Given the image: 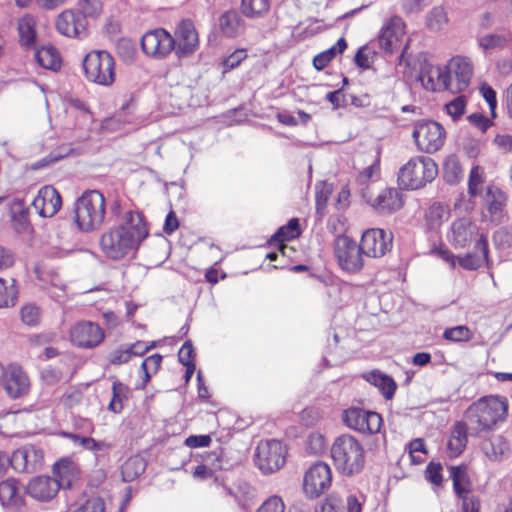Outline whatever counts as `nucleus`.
Masks as SVG:
<instances>
[{
	"label": "nucleus",
	"mask_w": 512,
	"mask_h": 512,
	"mask_svg": "<svg viewBox=\"0 0 512 512\" xmlns=\"http://www.w3.org/2000/svg\"><path fill=\"white\" fill-rule=\"evenodd\" d=\"M148 235L149 230L142 213L128 210L117 225L102 234L100 248L108 259L118 261L134 254Z\"/></svg>",
	"instance_id": "f257e3e1"
},
{
	"label": "nucleus",
	"mask_w": 512,
	"mask_h": 512,
	"mask_svg": "<svg viewBox=\"0 0 512 512\" xmlns=\"http://www.w3.org/2000/svg\"><path fill=\"white\" fill-rule=\"evenodd\" d=\"M508 413V401L498 395L484 396L473 402L465 411L470 426V436L485 437L504 422Z\"/></svg>",
	"instance_id": "f03ea898"
},
{
	"label": "nucleus",
	"mask_w": 512,
	"mask_h": 512,
	"mask_svg": "<svg viewBox=\"0 0 512 512\" xmlns=\"http://www.w3.org/2000/svg\"><path fill=\"white\" fill-rule=\"evenodd\" d=\"M331 457L337 471L345 477L360 475L366 463L363 445L350 434H341L331 446Z\"/></svg>",
	"instance_id": "7ed1b4c3"
},
{
	"label": "nucleus",
	"mask_w": 512,
	"mask_h": 512,
	"mask_svg": "<svg viewBox=\"0 0 512 512\" xmlns=\"http://www.w3.org/2000/svg\"><path fill=\"white\" fill-rule=\"evenodd\" d=\"M74 221L82 232H93L101 228L106 216V200L99 190H86L74 204Z\"/></svg>",
	"instance_id": "20e7f679"
},
{
	"label": "nucleus",
	"mask_w": 512,
	"mask_h": 512,
	"mask_svg": "<svg viewBox=\"0 0 512 512\" xmlns=\"http://www.w3.org/2000/svg\"><path fill=\"white\" fill-rule=\"evenodd\" d=\"M437 175L436 162L428 156H419L400 168L397 181L400 189L416 190L432 182Z\"/></svg>",
	"instance_id": "39448f33"
},
{
	"label": "nucleus",
	"mask_w": 512,
	"mask_h": 512,
	"mask_svg": "<svg viewBox=\"0 0 512 512\" xmlns=\"http://www.w3.org/2000/svg\"><path fill=\"white\" fill-rule=\"evenodd\" d=\"M83 69L88 81L101 85L111 86L115 81V60L105 50H93L83 59Z\"/></svg>",
	"instance_id": "423d86ee"
},
{
	"label": "nucleus",
	"mask_w": 512,
	"mask_h": 512,
	"mask_svg": "<svg viewBox=\"0 0 512 512\" xmlns=\"http://www.w3.org/2000/svg\"><path fill=\"white\" fill-rule=\"evenodd\" d=\"M287 449L283 443L276 439L261 441L254 454V463L265 475L280 470L285 462Z\"/></svg>",
	"instance_id": "0eeeda50"
},
{
	"label": "nucleus",
	"mask_w": 512,
	"mask_h": 512,
	"mask_svg": "<svg viewBox=\"0 0 512 512\" xmlns=\"http://www.w3.org/2000/svg\"><path fill=\"white\" fill-rule=\"evenodd\" d=\"M334 254L342 270L357 273L364 266L361 244H357L347 235H338L334 242Z\"/></svg>",
	"instance_id": "6e6552de"
},
{
	"label": "nucleus",
	"mask_w": 512,
	"mask_h": 512,
	"mask_svg": "<svg viewBox=\"0 0 512 512\" xmlns=\"http://www.w3.org/2000/svg\"><path fill=\"white\" fill-rule=\"evenodd\" d=\"M445 135L443 126L433 120L418 121L412 133L418 149L426 153L438 151L444 144Z\"/></svg>",
	"instance_id": "1a4fd4ad"
},
{
	"label": "nucleus",
	"mask_w": 512,
	"mask_h": 512,
	"mask_svg": "<svg viewBox=\"0 0 512 512\" xmlns=\"http://www.w3.org/2000/svg\"><path fill=\"white\" fill-rule=\"evenodd\" d=\"M332 484V470L322 461L312 464L303 477V491L307 498L316 499L324 494Z\"/></svg>",
	"instance_id": "9d476101"
},
{
	"label": "nucleus",
	"mask_w": 512,
	"mask_h": 512,
	"mask_svg": "<svg viewBox=\"0 0 512 512\" xmlns=\"http://www.w3.org/2000/svg\"><path fill=\"white\" fill-rule=\"evenodd\" d=\"M343 423L362 434H376L380 431L382 417L379 413L359 407H350L342 413Z\"/></svg>",
	"instance_id": "9b49d317"
},
{
	"label": "nucleus",
	"mask_w": 512,
	"mask_h": 512,
	"mask_svg": "<svg viewBox=\"0 0 512 512\" xmlns=\"http://www.w3.org/2000/svg\"><path fill=\"white\" fill-rule=\"evenodd\" d=\"M175 44L174 37L163 28L148 31L141 38L143 52L156 59H164L175 52Z\"/></svg>",
	"instance_id": "f8f14e48"
},
{
	"label": "nucleus",
	"mask_w": 512,
	"mask_h": 512,
	"mask_svg": "<svg viewBox=\"0 0 512 512\" xmlns=\"http://www.w3.org/2000/svg\"><path fill=\"white\" fill-rule=\"evenodd\" d=\"M393 233L382 228H370L363 232L360 244L368 257L380 258L391 251Z\"/></svg>",
	"instance_id": "ddd939ff"
},
{
	"label": "nucleus",
	"mask_w": 512,
	"mask_h": 512,
	"mask_svg": "<svg viewBox=\"0 0 512 512\" xmlns=\"http://www.w3.org/2000/svg\"><path fill=\"white\" fill-rule=\"evenodd\" d=\"M44 463V452L35 445H24L16 449L10 457V465L19 473H34Z\"/></svg>",
	"instance_id": "4468645a"
},
{
	"label": "nucleus",
	"mask_w": 512,
	"mask_h": 512,
	"mask_svg": "<svg viewBox=\"0 0 512 512\" xmlns=\"http://www.w3.org/2000/svg\"><path fill=\"white\" fill-rule=\"evenodd\" d=\"M70 338L75 346L92 349L103 342L105 332L100 325L95 322L80 321L70 329Z\"/></svg>",
	"instance_id": "2eb2a0df"
},
{
	"label": "nucleus",
	"mask_w": 512,
	"mask_h": 512,
	"mask_svg": "<svg viewBox=\"0 0 512 512\" xmlns=\"http://www.w3.org/2000/svg\"><path fill=\"white\" fill-rule=\"evenodd\" d=\"M175 54L178 58L191 56L198 48V33L190 19L182 20L176 27Z\"/></svg>",
	"instance_id": "dca6fc26"
},
{
	"label": "nucleus",
	"mask_w": 512,
	"mask_h": 512,
	"mask_svg": "<svg viewBox=\"0 0 512 512\" xmlns=\"http://www.w3.org/2000/svg\"><path fill=\"white\" fill-rule=\"evenodd\" d=\"M25 495L40 503L52 501L59 492V484L55 479L48 475H39L32 477L25 486H23Z\"/></svg>",
	"instance_id": "f3484780"
},
{
	"label": "nucleus",
	"mask_w": 512,
	"mask_h": 512,
	"mask_svg": "<svg viewBox=\"0 0 512 512\" xmlns=\"http://www.w3.org/2000/svg\"><path fill=\"white\" fill-rule=\"evenodd\" d=\"M87 24L83 14L65 10L57 17L56 29L64 36L82 39L87 36Z\"/></svg>",
	"instance_id": "a211bd4d"
},
{
	"label": "nucleus",
	"mask_w": 512,
	"mask_h": 512,
	"mask_svg": "<svg viewBox=\"0 0 512 512\" xmlns=\"http://www.w3.org/2000/svg\"><path fill=\"white\" fill-rule=\"evenodd\" d=\"M1 381L7 395L12 399L21 398L29 391V378L18 365L6 368Z\"/></svg>",
	"instance_id": "6ab92c4d"
},
{
	"label": "nucleus",
	"mask_w": 512,
	"mask_h": 512,
	"mask_svg": "<svg viewBox=\"0 0 512 512\" xmlns=\"http://www.w3.org/2000/svg\"><path fill=\"white\" fill-rule=\"evenodd\" d=\"M362 197L380 214H391L403 206L401 194L395 188L382 190L374 199L365 189H362Z\"/></svg>",
	"instance_id": "aec40b11"
},
{
	"label": "nucleus",
	"mask_w": 512,
	"mask_h": 512,
	"mask_svg": "<svg viewBox=\"0 0 512 512\" xmlns=\"http://www.w3.org/2000/svg\"><path fill=\"white\" fill-rule=\"evenodd\" d=\"M32 206L41 217H52L62 206L61 195L53 186L46 185L34 197Z\"/></svg>",
	"instance_id": "412c9836"
},
{
	"label": "nucleus",
	"mask_w": 512,
	"mask_h": 512,
	"mask_svg": "<svg viewBox=\"0 0 512 512\" xmlns=\"http://www.w3.org/2000/svg\"><path fill=\"white\" fill-rule=\"evenodd\" d=\"M474 252H468L463 256H458V264L465 270L474 271L482 267L483 264L490 268L492 261L489 258L488 239L481 234L474 246Z\"/></svg>",
	"instance_id": "4be33fe9"
},
{
	"label": "nucleus",
	"mask_w": 512,
	"mask_h": 512,
	"mask_svg": "<svg viewBox=\"0 0 512 512\" xmlns=\"http://www.w3.org/2000/svg\"><path fill=\"white\" fill-rule=\"evenodd\" d=\"M405 23L400 16H393L382 27L378 43L386 54H393L400 37L404 35Z\"/></svg>",
	"instance_id": "5701e85b"
},
{
	"label": "nucleus",
	"mask_w": 512,
	"mask_h": 512,
	"mask_svg": "<svg viewBox=\"0 0 512 512\" xmlns=\"http://www.w3.org/2000/svg\"><path fill=\"white\" fill-rule=\"evenodd\" d=\"M478 234V227L468 218L455 220L451 225V243L456 248L468 246Z\"/></svg>",
	"instance_id": "b1692460"
},
{
	"label": "nucleus",
	"mask_w": 512,
	"mask_h": 512,
	"mask_svg": "<svg viewBox=\"0 0 512 512\" xmlns=\"http://www.w3.org/2000/svg\"><path fill=\"white\" fill-rule=\"evenodd\" d=\"M20 485L21 483L15 478L0 482V503L4 507L21 509L25 506V493H21Z\"/></svg>",
	"instance_id": "393cba45"
},
{
	"label": "nucleus",
	"mask_w": 512,
	"mask_h": 512,
	"mask_svg": "<svg viewBox=\"0 0 512 512\" xmlns=\"http://www.w3.org/2000/svg\"><path fill=\"white\" fill-rule=\"evenodd\" d=\"M486 204L490 221L496 225L501 224L506 216L505 205L507 197L498 187L489 186L486 190Z\"/></svg>",
	"instance_id": "a878e982"
},
{
	"label": "nucleus",
	"mask_w": 512,
	"mask_h": 512,
	"mask_svg": "<svg viewBox=\"0 0 512 512\" xmlns=\"http://www.w3.org/2000/svg\"><path fill=\"white\" fill-rule=\"evenodd\" d=\"M449 70L455 77V91L462 92L470 85L473 66L468 58L454 57L448 64Z\"/></svg>",
	"instance_id": "bb28decb"
},
{
	"label": "nucleus",
	"mask_w": 512,
	"mask_h": 512,
	"mask_svg": "<svg viewBox=\"0 0 512 512\" xmlns=\"http://www.w3.org/2000/svg\"><path fill=\"white\" fill-rule=\"evenodd\" d=\"M53 476L59 484L60 489H71L74 481L77 479L75 464L68 458L60 459L55 462L52 468Z\"/></svg>",
	"instance_id": "cd10ccee"
},
{
	"label": "nucleus",
	"mask_w": 512,
	"mask_h": 512,
	"mask_svg": "<svg viewBox=\"0 0 512 512\" xmlns=\"http://www.w3.org/2000/svg\"><path fill=\"white\" fill-rule=\"evenodd\" d=\"M219 28L227 38H235L245 31V21L235 9L228 10L219 17Z\"/></svg>",
	"instance_id": "c85d7f7f"
},
{
	"label": "nucleus",
	"mask_w": 512,
	"mask_h": 512,
	"mask_svg": "<svg viewBox=\"0 0 512 512\" xmlns=\"http://www.w3.org/2000/svg\"><path fill=\"white\" fill-rule=\"evenodd\" d=\"M468 435H470V426L466 421H458L454 424L447 444L451 457H458L464 451L468 442Z\"/></svg>",
	"instance_id": "c756f323"
},
{
	"label": "nucleus",
	"mask_w": 512,
	"mask_h": 512,
	"mask_svg": "<svg viewBox=\"0 0 512 512\" xmlns=\"http://www.w3.org/2000/svg\"><path fill=\"white\" fill-rule=\"evenodd\" d=\"M363 377L367 382L378 387L385 399L389 400L393 398L397 389V384L391 376L384 374L379 370H373L365 374Z\"/></svg>",
	"instance_id": "7c9ffc66"
},
{
	"label": "nucleus",
	"mask_w": 512,
	"mask_h": 512,
	"mask_svg": "<svg viewBox=\"0 0 512 512\" xmlns=\"http://www.w3.org/2000/svg\"><path fill=\"white\" fill-rule=\"evenodd\" d=\"M448 470L453 481V490L457 497L462 500L465 497H469L468 493L471 482L467 473V466L465 464L449 466Z\"/></svg>",
	"instance_id": "2f4dec72"
},
{
	"label": "nucleus",
	"mask_w": 512,
	"mask_h": 512,
	"mask_svg": "<svg viewBox=\"0 0 512 512\" xmlns=\"http://www.w3.org/2000/svg\"><path fill=\"white\" fill-rule=\"evenodd\" d=\"M301 235V228L298 218H291L286 225L277 229V231L268 240L269 244L278 243L279 249L283 250L285 241L298 238Z\"/></svg>",
	"instance_id": "473e14b6"
},
{
	"label": "nucleus",
	"mask_w": 512,
	"mask_h": 512,
	"mask_svg": "<svg viewBox=\"0 0 512 512\" xmlns=\"http://www.w3.org/2000/svg\"><path fill=\"white\" fill-rule=\"evenodd\" d=\"M347 49V41L341 37L329 49L318 53L313 58V67L317 71H322L328 64L339 54H342Z\"/></svg>",
	"instance_id": "72a5a7b5"
},
{
	"label": "nucleus",
	"mask_w": 512,
	"mask_h": 512,
	"mask_svg": "<svg viewBox=\"0 0 512 512\" xmlns=\"http://www.w3.org/2000/svg\"><path fill=\"white\" fill-rule=\"evenodd\" d=\"M146 461L140 456L128 458L121 466L123 482L129 483L137 479L146 470Z\"/></svg>",
	"instance_id": "f704fd0d"
},
{
	"label": "nucleus",
	"mask_w": 512,
	"mask_h": 512,
	"mask_svg": "<svg viewBox=\"0 0 512 512\" xmlns=\"http://www.w3.org/2000/svg\"><path fill=\"white\" fill-rule=\"evenodd\" d=\"M35 59L45 69L56 71L61 67V58L57 49L53 46L37 49L35 51Z\"/></svg>",
	"instance_id": "c9c22d12"
},
{
	"label": "nucleus",
	"mask_w": 512,
	"mask_h": 512,
	"mask_svg": "<svg viewBox=\"0 0 512 512\" xmlns=\"http://www.w3.org/2000/svg\"><path fill=\"white\" fill-rule=\"evenodd\" d=\"M442 177L449 185H455L463 178V169L456 155L451 154L445 159L443 163Z\"/></svg>",
	"instance_id": "e433bc0d"
},
{
	"label": "nucleus",
	"mask_w": 512,
	"mask_h": 512,
	"mask_svg": "<svg viewBox=\"0 0 512 512\" xmlns=\"http://www.w3.org/2000/svg\"><path fill=\"white\" fill-rule=\"evenodd\" d=\"M18 288L14 278L0 277V308L12 307L18 299Z\"/></svg>",
	"instance_id": "4c0bfd02"
},
{
	"label": "nucleus",
	"mask_w": 512,
	"mask_h": 512,
	"mask_svg": "<svg viewBox=\"0 0 512 512\" xmlns=\"http://www.w3.org/2000/svg\"><path fill=\"white\" fill-rule=\"evenodd\" d=\"M20 44L26 50L33 48L36 44L37 33L35 24L31 18L24 17L18 22Z\"/></svg>",
	"instance_id": "58836bf2"
},
{
	"label": "nucleus",
	"mask_w": 512,
	"mask_h": 512,
	"mask_svg": "<svg viewBox=\"0 0 512 512\" xmlns=\"http://www.w3.org/2000/svg\"><path fill=\"white\" fill-rule=\"evenodd\" d=\"M129 387L119 380H114L112 384V398L108 404V410L118 414L121 413L124 405L123 401L128 398Z\"/></svg>",
	"instance_id": "ea45409f"
},
{
	"label": "nucleus",
	"mask_w": 512,
	"mask_h": 512,
	"mask_svg": "<svg viewBox=\"0 0 512 512\" xmlns=\"http://www.w3.org/2000/svg\"><path fill=\"white\" fill-rule=\"evenodd\" d=\"M333 193L332 184L327 182H319L315 185V206L316 215L321 220L326 214L327 202L331 194Z\"/></svg>",
	"instance_id": "a19ab883"
},
{
	"label": "nucleus",
	"mask_w": 512,
	"mask_h": 512,
	"mask_svg": "<svg viewBox=\"0 0 512 512\" xmlns=\"http://www.w3.org/2000/svg\"><path fill=\"white\" fill-rule=\"evenodd\" d=\"M270 9V0H241V12L247 18H259Z\"/></svg>",
	"instance_id": "79ce46f5"
},
{
	"label": "nucleus",
	"mask_w": 512,
	"mask_h": 512,
	"mask_svg": "<svg viewBox=\"0 0 512 512\" xmlns=\"http://www.w3.org/2000/svg\"><path fill=\"white\" fill-rule=\"evenodd\" d=\"M203 464L207 465L213 472L217 470H229L232 467V463L225 457L223 448H218L217 450L206 453L203 457Z\"/></svg>",
	"instance_id": "37998d69"
},
{
	"label": "nucleus",
	"mask_w": 512,
	"mask_h": 512,
	"mask_svg": "<svg viewBox=\"0 0 512 512\" xmlns=\"http://www.w3.org/2000/svg\"><path fill=\"white\" fill-rule=\"evenodd\" d=\"M481 449L489 459L496 460L503 454L505 443L503 442L502 437L493 435L492 437L482 441Z\"/></svg>",
	"instance_id": "c03bdc74"
},
{
	"label": "nucleus",
	"mask_w": 512,
	"mask_h": 512,
	"mask_svg": "<svg viewBox=\"0 0 512 512\" xmlns=\"http://www.w3.org/2000/svg\"><path fill=\"white\" fill-rule=\"evenodd\" d=\"M472 337L471 331L465 325L446 328L443 338L452 342H466Z\"/></svg>",
	"instance_id": "a18cd8bd"
},
{
	"label": "nucleus",
	"mask_w": 512,
	"mask_h": 512,
	"mask_svg": "<svg viewBox=\"0 0 512 512\" xmlns=\"http://www.w3.org/2000/svg\"><path fill=\"white\" fill-rule=\"evenodd\" d=\"M427 26L433 31L440 30L447 22V15L443 7H434L427 15Z\"/></svg>",
	"instance_id": "49530a36"
},
{
	"label": "nucleus",
	"mask_w": 512,
	"mask_h": 512,
	"mask_svg": "<svg viewBox=\"0 0 512 512\" xmlns=\"http://www.w3.org/2000/svg\"><path fill=\"white\" fill-rule=\"evenodd\" d=\"M466 98L463 95L455 97L453 100L445 105V109L448 115L451 116L453 121H457L462 117L466 110Z\"/></svg>",
	"instance_id": "de8ad7c7"
},
{
	"label": "nucleus",
	"mask_w": 512,
	"mask_h": 512,
	"mask_svg": "<svg viewBox=\"0 0 512 512\" xmlns=\"http://www.w3.org/2000/svg\"><path fill=\"white\" fill-rule=\"evenodd\" d=\"M507 38L500 34H488L478 40L479 46L484 50L502 48L506 45Z\"/></svg>",
	"instance_id": "09e8293b"
},
{
	"label": "nucleus",
	"mask_w": 512,
	"mask_h": 512,
	"mask_svg": "<svg viewBox=\"0 0 512 512\" xmlns=\"http://www.w3.org/2000/svg\"><path fill=\"white\" fill-rule=\"evenodd\" d=\"M41 310L35 304H27L21 309V319L29 326H36L40 322Z\"/></svg>",
	"instance_id": "8fccbe9b"
},
{
	"label": "nucleus",
	"mask_w": 512,
	"mask_h": 512,
	"mask_svg": "<svg viewBox=\"0 0 512 512\" xmlns=\"http://www.w3.org/2000/svg\"><path fill=\"white\" fill-rule=\"evenodd\" d=\"M344 501L336 494L329 495L315 512H343Z\"/></svg>",
	"instance_id": "3c124183"
},
{
	"label": "nucleus",
	"mask_w": 512,
	"mask_h": 512,
	"mask_svg": "<svg viewBox=\"0 0 512 512\" xmlns=\"http://www.w3.org/2000/svg\"><path fill=\"white\" fill-rule=\"evenodd\" d=\"M79 6L81 11L78 12L83 14L86 20L88 17H98L102 11V3L100 0H80Z\"/></svg>",
	"instance_id": "603ef678"
},
{
	"label": "nucleus",
	"mask_w": 512,
	"mask_h": 512,
	"mask_svg": "<svg viewBox=\"0 0 512 512\" xmlns=\"http://www.w3.org/2000/svg\"><path fill=\"white\" fill-rule=\"evenodd\" d=\"M442 465L438 462H429L425 469V479L435 486H440L443 482Z\"/></svg>",
	"instance_id": "864d4df0"
},
{
	"label": "nucleus",
	"mask_w": 512,
	"mask_h": 512,
	"mask_svg": "<svg viewBox=\"0 0 512 512\" xmlns=\"http://www.w3.org/2000/svg\"><path fill=\"white\" fill-rule=\"evenodd\" d=\"M480 93L489 106L491 117L496 118V116H497V114H496V109H497V93H496V91L493 89L492 86L484 83L480 87Z\"/></svg>",
	"instance_id": "5fc2aeb1"
},
{
	"label": "nucleus",
	"mask_w": 512,
	"mask_h": 512,
	"mask_svg": "<svg viewBox=\"0 0 512 512\" xmlns=\"http://www.w3.org/2000/svg\"><path fill=\"white\" fill-rule=\"evenodd\" d=\"M132 358L131 352L128 345H121L117 349L113 350L109 356V363L112 365H121L129 362Z\"/></svg>",
	"instance_id": "6e6d98bb"
},
{
	"label": "nucleus",
	"mask_w": 512,
	"mask_h": 512,
	"mask_svg": "<svg viewBox=\"0 0 512 512\" xmlns=\"http://www.w3.org/2000/svg\"><path fill=\"white\" fill-rule=\"evenodd\" d=\"M196 356L193 343L191 340H186L178 352V361L183 366L195 364L194 358Z\"/></svg>",
	"instance_id": "4d7b16f0"
},
{
	"label": "nucleus",
	"mask_w": 512,
	"mask_h": 512,
	"mask_svg": "<svg viewBox=\"0 0 512 512\" xmlns=\"http://www.w3.org/2000/svg\"><path fill=\"white\" fill-rule=\"evenodd\" d=\"M256 512H285V504L281 497L274 495L266 499Z\"/></svg>",
	"instance_id": "13d9d810"
},
{
	"label": "nucleus",
	"mask_w": 512,
	"mask_h": 512,
	"mask_svg": "<svg viewBox=\"0 0 512 512\" xmlns=\"http://www.w3.org/2000/svg\"><path fill=\"white\" fill-rule=\"evenodd\" d=\"M247 57L246 50L238 49L231 53L228 57L223 60L224 72H228L235 69L240 63Z\"/></svg>",
	"instance_id": "bf43d9fd"
},
{
	"label": "nucleus",
	"mask_w": 512,
	"mask_h": 512,
	"mask_svg": "<svg viewBox=\"0 0 512 512\" xmlns=\"http://www.w3.org/2000/svg\"><path fill=\"white\" fill-rule=\"evenodd\" d=\"M417 80L421 82L422 86L431 91L436 90L433 75L431 73V67L429 65L421 66L420 72L417 76Z\"/></svg>",
	"instance_id": "052dcab7"
},
{
	"label": "nucleus",
	"mask_w": 512,
	"mask_h": 512,
	"mask_svg": "<svg viewBox=\"0 0 512 512\" xmlns=\"http://www.w3.org/2000/svg\"><path fill=\"white\" fill-rule=\"evenodd\" d=\"M211 441L209 434L190 435L185 439L184 444L189 448H201L208 447Z\"/></svg>",
	"instance_id": "680f3d73"
},
{
	"label": "nucleus",
	"mask_w": 512,
	"mask_h": 512,
	"mask_svg": "<svg viewBox=\"0 0 512 512\" xmlns=\"http://www.w3.org/2000/svg\"><path fill=\"white\" fill-rule=\"evenodd\" d=\"M435 73L438 79V82H441L444 89L450 90L453 93H457L455 91V87H453L452 83V72L449 70L448 66L445 69L441 67L435 68Z\"/></svg>",
	"instance_id": "e2e57ef3"
},
{
	"label": "nucleus",
	"mask_w": 512,
	"mask_h": 512,
	"mask_svg": "<svg viewBox=\"0 0 512 512\" xmlns=\"http://www.w3.org/2000/svg\"><path fill=\"white\" fill-rule=\"evenodd\" d=\"M370 54L371 51L367 46L360 47L354 57V62L357 67L362 69L370 68ZM372 54H375V51H372Z\"/></svg>",
	"instance_id": "0e129e2a"
},
{
	"label": "nucleus",
	"mask_w": 512,
	"mask_h": 512,
	"mask_svg": "<svg viewBox=\"0 0 512 512\" xmlns=\"http://www.w3.org/2000/svg\"><path fill=\"white\" fill-rule=\"evenodd\" d=\"M468 121L482 132H486L487 129L493 125L492 121L481 113L470 114L468 116Z\"/></svg>",
	"instance_id": "69168bd1"
},
{
	"label": "nucleus",
	"mask_w": 512,
	"mask_h": 512,
	"mask_svg": "<svg viewBox=\"0 0 512 512\" xmlns=\"http://www.w3.org/2000/svg\"><path fill=\"white\" fill-rule=\"evenodd\" d=\"M495 245L498 248L508 249L512 247V233L508 231H498L494 235Z\"/></svg>",
	"instance_id": "338daca9"
},
{
	"label": "nucleus",
	"mask_w": 512,
	"mask_h": 512,
	"mask_svg": "<svg viewBox=\"0 0 512 512\" xmlns=\"http://www.w3.org/2000/svg\"><path fill=\"white\" fill-rule=\"evenodd\" d=\"M493 143L503 152L512 153V135L498 134L495 136Z\"/></svg>",
	"instance_id": "774afa93"
}]
</instances>
